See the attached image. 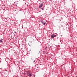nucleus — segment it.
I'll list each match as a JSON object with an SVG mask.
<instances>
[{"label": "nucleus", "instance_id": "obj_2", "mask_svg": "<svg viewBox=\"0 0 77 77\" xmlns=\"http://www.w3.org/2000/svg\"><path fill=\"white\" fill-rule=\"evenodd\" d=\"M56 35L54 34H52L51 35V37L52 38H54V37H56Z\"/></svg>", "mask_w": 77, "mask_h": 77}, {"label": "nucleus", "instance_id": "obj_4", "mask_svg": "<svg viewBox=\"0 0 77 77\" xmlns=\"http://www.w3.org/2000/svg\"><path fill=\"white\" fill-rule=\"evenodd\" d=\"M41 22L42 23V24H43V25H45V24H46V23L45 22L44 23L43 20Z\"/></svg>", "mask_w": 77, "mask_h": 77}, {"label": "nucleus", "instance_id": "obj_5", "mask_svg": "<svg viewBox=\"0 0 77 77\" xmlns=\"http://www.w3.org/2000/svg\"><path fill=\"white\" fill-rule=\"evenodd\" d=\"M3 42V40L2 39L0 40V43Z\"/></svg>", "mask_w": 77, "mask_h": 77}, {"label": "nucleus", "instance_id": "obj_8", "mask_svg": "<svg viewBox=\"0 0 77 77\" xmlns=\"http://www.w3.org/2000/svg\"><path fill=\"white\" fill-rule=\"evenodd\" d=\"M39 53H40V51L39 52Z\"/></svg>", "mask_w": 77, "mask_h": 77}, {"label": "nucleus", "instance_id": "obj_6", "mask_svg": "<svg viewBox=\"0 0 77 77\" xmlns=\"http://www.w3.org/2000/svg\"><path fill=\"white\" fill-rule=\"evenodd\" d=\"M42 10H43V11H44V8H41Z\"/></svg>", "mask_w": 77, "mask_h": 77}, {"label": "nucleus", "instance_id": "obj_1", "mask_svg": "<svg viewBox=\"0 0 77 77\" xmlns=\"http://www.w3.org/2000/svg\"><path fill=\"white\" fill-rule=\"evenodd\" d=\"M43 6V4H41L39 6V8H42V7Z\"/></svg>", "mask_w": 77, "mask_h": 77}, {"label": "nucleus", "instance_id": "obj_7", "mask_svg": "<svg viewBox=\"0 0 77 77\" xmlns=\"http://www.w3.org/2000/svg\"><path fill=\"white\" fill-rule=\"evenodd\" d=\"M35 61H34V63L35 62Z\"/></svg>", "mask_w": 77, "mask_h": 77}, {"label": "nucleus", "instance_id": "obj_3", "mask_svg": "<svg viewBox=\"0 0 77 77\" xmlns=\"http://www.w3.org/2000/svg\"><path fill=\"white\" fill-rule=\"evenodd\" d=\"M28 75L29 77H32V74L30 73V72H29L28 73Z\"/></svg>", "mask_w": 77, "mask_h": 77}]
</instances>
